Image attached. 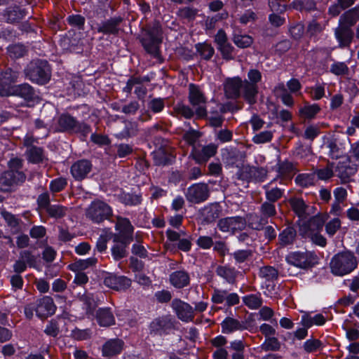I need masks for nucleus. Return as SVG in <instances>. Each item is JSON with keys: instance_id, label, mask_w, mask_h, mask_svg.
Returning <instances> with one entry per match:
<instances>
[{"instance_id": "nucleus-2", "label": "nucleus", "mask_w": 359, "mask_h": 359, "mask_svg": "<svg viewBox=\"0 0 359 359\" xmlns=\"http://www.w3.org/2000/svg\"><path fill=\"white\" fill-rule=\"evenodd\" d=\"M26 77L38 84L46 83L50 78V69L46 60L30 62L25 70Z\"/></svg>"}, {"instance_id": "nucleus-26", "label": "nucleus", "mask_w": 359, "mask_h": 359, "mask_svg": "<svg viewBox=\"0 0 359 359\" xmlns=\"http://www.w3.org/2000/svg\"><path fill=\"white\" fill-rule=\"evenodd\" d=\"M96 318L100 326L108 327L115 323L114 316L109 308H100L97 310Z\"/></svg>"}, {"instance_id": "nucleus-20", "label": "nucleus", "mask_w": 359, "mask_h": 359, "mask_svg": "<svg viewBox=\"0 0 359 359\" xmlns=\"http://www.w3.org/2000/svg\"><path fill=\"white\" fill-rule=\"evenodd\" d=\"M81 125L79 123L73 116L69 114H62L57 119V128L56 129L57 131H79L81 130Z\"/></svg>"}, {"instance_id": "nucleus-15", "label": "nucleus", "mask_w": 359, "mask_h": 359, "mask_svg": "<svg viewBox=\"0 0 359 359\" xmlns=\"http://www.w3.org/2000/svg\"><path fill=\"white\" fill-rule=\"evenodd\" d=\"M324 146L327 149L328 156L333 159L340 158L345 153L344 144L339 140L334 137L326 138Z\"/></svg>"}, {"instance_id": "nucleus-56", "label": "nucleus", "mask_w": 359, "mask_h": 359, "mask_svg": "<svg viewBox=\"0 0 359 359\" xmlns=\"http://www.w3.org/2000/svg\"><path fill=\"white\" fill-rule=\"evenodd\" d=\"M330 72L337 76L346 74L348 72V67L345 62H336L330 67Z\"/></svg>"}, {"instance_id": "nucleus-46", "label": "nucleus", "mask_w": 359, "mask_h": 359, "mask_svg": "<svg viewBox=\"0 0 359 359\" xmlns=\"http://www.w3.org/2000/svg\"><path fill=\"white\" fill-rule=\"evenodd\" d=\"M280 348V344L277 338L271 337L265 339V341L261 344L260 348L264 351H276Z\"/></svg>"}, {"instance_id": "nucleus-16", "label": "nucleus", "mask_w": 359, "mask_h": 359, "mask_svg": "<svg viewBox=\"0 0 359 359\" xmlns=\"http://www.w3.org/2000/svg\"><path fill=\"white\" fill-rule=\"evenodd\" d=\"M217 149V147L212 144L204 146L201 149L194 147L191 156L197 163H205L216 154Z\"/></svg>"}, {"instance_id": "nucleus-37", "label": "nucleus", "mask_w": 359, "mask_h": 359, "mask_svg": "<svg viewBox=\"0 0 359 359\" xmlns=\"http://www.w3.org/2000/svg\"><path fill=\"white\" fill-rule=\"evenodd\" d=\"M244 304L250 309L255 310L262 304V298L260 293L250 294L243 297Z\"/></svg>"}, {"instance_id": "nucleus-62", "label": "nucleus", "mask_w": 359, "mask_h": 359, "mask_svg": "<svg viewBox=\"0 0 359 359\" xmlns=\"http://www.w3.org/2000/svg\"><path fill=\"white\" fill-rule=\"evenodd\" d=\"M283 191L279 188H273L266 191V197L269 202L274 203L280 198L283 196Z\"/></svg>"}, {"instance_id": "nucleus-63", "label": "nucleus", "mask_w": 359, "mask_h": 359, "mask_svg": "<svg viewBox=\"0 0 359 359\" xmlns=\"http://www.w3.org/2000/svg\"><path fill=\"white\" fill-rule=\"evenodd\" d=\"M322 343L320 340L316 339H307L304 343V348L306 352L311 353L318 350L321 347Z\"/></svg>"}, {"instance_id": "nucleus-47", "label": "nucleus", "mask_w": 359, "mask_h": 359, "mask_svg": "<svg viewBox=\"0 0 359 359\" xmlns=\"http://www.w3.org/2000/svg\"><path fill=\"white\" fill-rule=\"evenodd\" d=\"M128 244L124 243L123 239H121L120 243L115 244L112 247L111 254L114 259L119 260L126 256V248Z\"/></svg>"}, {"instance_id": "nucleus-51", "label": "nucleus", "mask_w": 359, "mask_h": 359, "mask_svg": "<svg viewBox=\"0 0 359 359\" xmlns=\"http://www.w3.org/2000/svg\"><path fill=\"white\" fill-rule=\"evenodd\" d=\"M289 0H269V5L273 12L283 13L286 10Z\"/></svg>"}, {"instance_id": "nucleus-6", "label": "nucleus", "mask_w": 359, "mask_h": 359, "mask_svg": "<svg viewBox=\"0 0 359 359\" xmlns=\"http://www.w3.org/2000/svg\"><path fill=\"white\" fill-rule=\"evenodd\" d=\"M315 254L309 251H297L290 253L286 257L287 262L299 269H307L316 263Z\"/></svg>"}, {"instance_id": "nucleus-25", "label": "nucleus", "mask_w": 359, "mask_h": 359, "mask_svg": "<svg viewBox=\"0 0 359 359\" xmlns=\"http://www.w3.org/2000/svg\"><path fill=\"white\" fill-rule=\"evenodd\" d=\"M233 29L232 39L234 44L241 48H245L251 46L253 42L252 38L248 34H241L235 23L231 24Z\"/></svg>"}, {"instance_id": "nucleus-4", "label": "nucleus", "mask_w": 359, "mask_h": 359, "mask_svg": "<svg viewBox=\"0 0 359 359\" xmlns=\"http://www.w3.org/2000/svg\"><path fill=\"white\" fill-rule=\"evenodd\" d=\"M161 30L158 24L149 27L142 38L146 50L154 56L158 55V45L161 43Z\"/></svg>"}, {"instance_id": "nucleus-12", "label": "nucleus", "mask_w": 359, "mask_h": 359, "mask_svg": "<svg viewBox=\"0 0 359 359\" xmlns=\"http://www.w3.org/2000/svg\"><path fill=\"white\" fill-rule=\"evenodd\" d=\"M25 180V174L21 171H6L0 176V191H8L18 183L22 182Z\"/></svg>"}, {"instance_id": "nucleus-42", "label": "nucleus", "mask_w": 359, "mask_h": 359, "mask_svg": "<svg viewBox=\"0 0 359 359\" xmlns=\"http://www.w3.org/2000/svg\"><path fill=\"white\" fill-rule=\"evenodd\" d=\"M119 20L111 19L103 22L98 28V32L104 34H116L118 32V25Z\"/></svg>"}, {"instance_id": "nucleus-8", "label": "nucleus", "mask_w": 359, "mask_h": 359, "mask_svg": "<svg viewBox=\"0 0 359 359\" xmlns=\"http://www.w3.org/2000/svg\"><path fill=\"white\" fill-rule=\"evenodd\" d=\"M245 225V219L239 216L225 217L217 223V227L221 231L231 234L242 231Z\"/></svg>"}, {"instance_id": "nucleus-36", "label": "nucleus", "mask_w": 359, "mask_h": 359, "mask_svg": "<svg viewBox=\"0 0 359 359\" xmlns=\"http://www.w3.org/2000/svg\"><path fill=\"white\" fill-rule=\"evenodd\" d=\"M97 259L94 257H92L85 259H79L74 263L70 264L69 268L71 271L74 272H82L83 270H85L87 268L95 265Z\"/></svg>"}, {"instance_id": "nucleus-34", "label": "nucleus", "mask_w": 359, "mask_h": 359, "mask_svg": "<svg viewBox=\"0 0 359 359\" xmlns=\"http://www.w3.org/2000/svg\"><path fill=\"white\" fill-rule=\"evenodd\" d=\"M325 323V318L322 314H316L313 316L304 314L302 316L301 323L303 327H311L313 325L320 326Z\"/></svg>"}, {"instance_id": "nucleus-13", "label": "nucleus", "mask_w": 359, "mask_h": 359, "mask_svg": "<svg viewBox=\"0 0 359 359\" xmlns=\"http://www.w3.org/2000/svg\"><path fill=\"white\" fill-rule=\"evenodd\" d=\"M172 307L182 321L189 323L193 320L194 309L190 304L176 299L172 302Z\"/></svg>"}, {"instance_id": "nucleus-14", "label": "nucleus", "mask_w": 359, "mask_h": 359, "mask_svg": "<svg viewBox=\"0 0 359 359\" xmlns=\"http://www.w3.org/2000/svg\"><path fill=\"white\" fill-rule=\"evenodd\" d=\"M93 165L91 162L86 159H82L76 161L71 166L70 172L72 177L76 180H82L87 177L91 172Z\"/></svg>"}, {"instance_id": "nucleus-52", "label": "nucleus", "mask_w": 359, "mask_h": 359, "mask_svg": "<svg viewBox=\"0 0 359 359\" xmlns=\"http://www.w3.org/2000/svg\"><path fill=\"white\" fill-rule=\"evenodd\" d=\"M25 52V47L22 44H13L8 47V53L10 57L13 58L23 56Z\"/></svg>"}, {"instance_id": "nucleus-19", "label": "nucleus", "mask_w": 359, "mask_h": 359, "mask_svg": "<svg viewBox=\"0 0 359 359\" xmlns=\"http://www.w3.org/2000/svg\"><path fill=\"white\" fill-rule=\"evenodd\" d=\"M356 170L355 167L350 165L347 162H339L336 165L334 164V175L340 179L341 183L348 182L355 174Z\"/></svg>"}, {"instance_id": "nucleus-11", "label": "nucleus", "mask_w": 359, "mask_h": 359, "mask_svg": "<svg viewBox=\"0 0 359 359\" xmlns=\"http://www.w3.org/2000/svg\"><path fill=\"white\" fill-rule=\"evenodd\" d=\"M244 81L238 76L227 78L224 82L225 95L228 98L236 99L242 95L243 96Z\"/></svg>"}, {"instance_id": "nucleus-58", "label": "nucleus", "mask_w": 359, "mask_h": 359, "mask_svg": "<svg viewBox=\"0 0 359 359\" xmlns=\"http://www.w3.org/2000/svg\"><path fill=\"white\" fill-rule=\"evenodd\" d=\"M25 15V11L19 7H15L8 12V20L13 22L23 18Z\"/></svg>"}, {"instance_id": "nucleus-32", "label": "nucleus", "mask_w": 359, "mask_h": 359, "mask_svg": "<svg viewBox=\"0 0 359 359\" xmlns=\"http://www.w3.org/2000/svg\"><path fill=\"white\" fill-rule=\"evenodd\" d=\"M222 209L219 203H215L206 205L202 211V215L207 222H212L220 215Z\"/></svg>"}, {"instance_id": "nucleus-18", "label": "nucleus", "mask_w": 359, "mask_h": 359, "mask_svg": "<svg viewBox=\"0 0 359 359\" xmlns=\"http://www.w3.org/2000/svg\"><path fill=\"white\" fill-rule=\"evenodd\" d=\"M56 306L53 299L49 296H45L37 302L36 313L40 318H46L55 313Z\"/></svg>"}, {"instance_id": "nucleus-3", "label": "nucleus", "mask_w": 359, "mask_h": 359, "mask_svg": "<svg viewBox=\"0 0 359 359\" xmlns=\"http://www.w3.org/2000/svg\"><path fill=\"white\" fill-rule=\"evenodd\" d=\"M248 80L244 81L243 98L250 104L256 102L258 93L257 83L262 79L261 72L255 69H251L248 73Z\"/></svg>"}, {"instance_id": "nucleus-43", "label": "nucleus", "mask_w": 359, "mask_h": 359, "mask_svg": "<svg viewBox=\"0 0 359 359\" xmlns=\"http://www.w3.org/2000/svg\"><path fill=\"white\" fill-rule=\"evenodd\" d=\"M27 159L29 162L37 163L43 160L42 149L37 147H32L26 151Z\"/></svg>"}, {"instance_id": "nucleus-38", "label": "nucleus", "mask_w": 359, "mask_h": 359, "mask_svg": "<svg viewBox=\"0 0 359 359\" xmlns=\"http://www.w3.org/2000/svg\"><path fill=\"white\" fill-rule=\"evenodd\" d=\"M259 276L262 279V283L274 281L278 278V271L273 266H264L259 270Z\"/></svg>"}, {"instance_id": "nucleus-21", "label": "nucleus", "mask_w": 359, "mask_h": 359, "mask_svg": "<svg viewBox=\"0 0 359 359\" xmlns=\"http://www.w3.org/2000/svg\"><path fill=\"white\" fill-rule=\"evenodd\" d=\"M334 36L340 48L348 47L353 39V33L351 28L338 25L334 29Z\"/></svg>"}, {"instance_id": "nucleus-22", "label": "nucleus", "mask_w": 359, "mask_h": 359, "mask_svg": "<svg viewBox=\"0 0 359 359\" xmlns=\"http://www.w3.org/2000/svg\"><path fill=\"white\" fill-rule=\"evenodd\" d=\"M324 222L321 216H314L300 227L301 233L305 237L311 234V233L320 232Z\"/></svg>"}, {"instance_id": "nucleus-24", "label": "nucleus", "mask_w": 359, "mask_h": 359, "mask_svg": "<svg viewBox=\"0 0 359 359\" xmlns=\"http://www.w3.org/2000/svg\"><path fill=\"white\" fill-rule=\"evenodd\" d=\"M222 332L224 334H231L236 331H242L245 329V325L238 319L226 317L221 323Z\"/></svg>"}, {"instance_id": "nucleus-17", "label": "nucleus", "mask_w": 359, "mask_h": 359, "mask_svg": "<svg viewBox=\"0 0 359 359\" xmlns=\"http://www.w3.org/2000/svg\"><path fill=\"white\" fill-rule=\"evenodd\" d=\"M104 285L116 290H124L131 285V280L123 276L108 274L104 280Z\"/></svg>"}, {"instance_id": "nucleus-9", "label": "nucleus", "mask_w": 359, "mask_h": 359, "mask_svg": "<svg viewBox=\"0 0 359 359\" xmlns=\"http://www.w3.org/2000/svg\"><path fill=\"white\" fill-rule=\"evenodd\" d=\"M20 72L17 70L8 69L0 72V95L8 96L12 93L13 87L11 84L16 82Z\"/></svg>"}, {"instance_id": "nucleus-57", "label": "nucleus", "mask_w": 359, "mask_h": 359, "mask_svg": "<svg viewBox=\"0 0 359 359\" xmlns=\"http://www.w3.org/2000/svg\"><path fill=\"white\" fill-rule=\"evenodd\" d=\"M272 132L265 130L255 135L252 138V141L255 144H264L270 142L272 140Z\"/></svg>"}, {"instance_id": "nucleus-55", "label": "nucleus", "mask_w": 359, "mask_h": 359, "mask_svg": "<svg viewBox=\"0 0 359 359\" xmlns=\"http://www.w3.org/2000/svg\"><path fill=\"white\" fill-rule=\"evenodd\" d=\"M278 171L280 175L290 177L295 172V168L292 163L284 161L280 163Z\"/></svg>"}, {"instance_id": "nucleus-40", "label": "nucleus", "mask_w": 359, "mask_h": 359, "mask_svg": "<svg viewBox=\"0 0 359 359\" xmlns=\"http://www.w3.org/2000/svg\"><path fill=\"white\" fill-rule=\"evenodd\" d=\"M315 173H302L298 175L295 178L296 184L301 187H308L315 182Z\"/></svg>"}, {"instance_id": "nucleus-50", "label": "nucleus", "mask_w": 359, "mask_h": 359, "mask_svg": "<svg viewBox=\"0 0 359 359\" xmlns=\"http://www.w3.org/2000/svg\"><path fill=\"white\" fill-rule=\"evenodd\" d=\"M341 227V221L338 217L330 220L325 224V231L330 236H333Z\"/></svg>"}, {"instance_id": "nucleus-5", "label": "nucleus", "mask_w": 359, "mask_h": 359, "mask_svg": "<svg viewBox=\"0 0 359 359\" xmlns=\"http://www.w3.org/2000/svg\"><path fill=\"white\" fill-rule=\"evenodd\" d=\"M189 100L198 117H203L206 115V98L200 88L194 84H190L189 87Z\"/></svg>"}, {"instance_id": "nucleus-30", "label": "nucleus", "mask_w": 359, "mask_h": 359, "mask_svg": "<svg viewBox=\"0 0 359 359\" xmlns=\"http://www.w3.org/2000/svg\"><path fill=\"white\" fill-rule=\"evenodd\" d=\"M358 19L359 11L355 8L351 9L340 16L339 25L351 28L357 22Z\"/></svg>"}, {"instance_id": "nucleus-49", "label": "nucleus", "mask_w": 359, "mask_h": 359, "mask_svg": "<svg viewBox=\"0 0 359 359\" xmlns=\"http://www.w3.org/2000/svg\"><path fill=\"white\" fill-rule=\"evenodd\" d=\"M319 111L320 107L317 104H306L299 110L301 114L307 118H313Z\"/></svg>"}, {"instance_id": "nucleus-33", "label": "nucleus", "mask_w": 359, "mask_h": 359, "mask_svg": "<svg viewBox=\"0 0 359 359\" xmlns=\"http://www.w3.org/2000/svg\"><path fill=\"white\" fill-rule=\"evenodd\" d=\"M171 284L177 288H182L189 283V276L184 271H177L171 273L170 276Z\"/></svg>"}, {"instance_id": "nucleus-54", "label": "nucleus", "mask_w": 359, "mask_h": 359, "mask_svg": "<svg viewBox=\"0 0 359 359\" xmlns=\"http://www.w3.org/2000/svg\"><path fill=\"white\" fill-rule=\"evenodd\" d=\"M48 215L55 218H60L65 215L66 209L58 204L50 205L46 209Z\"/></svg>"}, {"instance_id": "nucleus-10", "label": "nucleus", "mask_w": 359, "mask_h": 359, "mask_svg": "<svg viewBox=\"0 0 359 359\" xmlns=\"http://www.w3.org/2000/svg\"><path fill=\"white\" fill-rule=\"evenodd\" d=\"M209 196V189L207 184L197 183L190 186L187 191V199L194 203L205 201Z\"/></svg>"}, {"instance_id": "nucleus-39", "label": "nucleus", "mask_w": 359, "mask_h": 359, "mask_svg": "<svg viewBox=\"0 0 359 359\" xmlns=\"http://www.w3.org/2000/svg\"><path fill=\"white\" fill-rule=\"evenodd\" d=\"M249 226L255 230H260L267 223V220L262 216L256 213H251L247 216Z\"/></svg>"}, {"instance_id": "nucleus-29", "label": "nucleus", "mask_w": 359, "mask_h": 359, "mask_svg": "<svg viewBox=\"0 0 359 359\" xmlns=\"http://www.w3.org/2000/svg\"><path fill=\"white\" fill-rule=\"evenodd\" d=\"M216 273L228 283H233L235 281L238 272L234 267L223 265L217 267Z\"/></svg>"}, {"instance_id": "nucleus-28", "label": "nucleus", "mask_w": 359, "mask_h": 359, "mask_svg": "<svg viewBox=\"0 0 359 359\" xmlns=\"http://www.w3.org/2000/svg\"><path fill=\"white\" fill-rule=\"evenodd\" d=\"M171 327L170 322L165 318L155 319L150 324V331L155 334H163Z\"/></svg>"}, {"instance_id": "nucleus-48", "label": "nucleus", "mask_w": 359, "mask_h": 359, "mask_svg": "<svg viewBox=\"0 0 359 359\" xmlns=\"http://www.w3.org/2000/svg\"><path fill=\"white\" fill-rule=\"evenodd\" d=\"M260 212L262 215L267 220L269 217L276 215V206L273 203L266 201L260 206Z\"/></svg>"}, {"instance_id": "nucleus-1", "label": "nucleus", "mask_w": 359, "mask_h": 359, "mask_svg": "<svg viewBox=\"0 0 359 359\" xmlns=\"http://www.w3.org/2000/svg\"><path fill=\"white\" fill-rule=\"evenodd\" d=\"M356 267V257L352 252L348 251L335 255L330 262L332 273L339 276L350 273Z\"/></svg>"}, {"instance_id": "nucleus-64", "label": "nucleus", "mask_w": 359, "mask_h": 359, "mask_svg": "<svg viewBox=\"0 0 359 359\" xmlns=\"http://www.w3.org/2000/svg\"><path fill=\"white\" fill-rule=\"evenodd\" d=\"M261 286L264 294L266 297H273L277 294L274 281L262 283Z\"/></svg>"}, {"instance_id": "nucleus-59", "label": "nucleus", "mask_w": 359, "mask_h": 359, "mask_svg": "<svg viewBox=\"0 0 359 359\" xmlns=\"http://www.w3.org/2000/svg\"><path fill=\"white\" fill-rule=\"evenodd\" d=\"M198 51L201 55L205 60H209L214 54V48L209 44H198L197 47Z\"/></svg>"}, {"instance_id": "nucleus-44", "label": "nucleus", "mask_w": 359, "mask_h": 359, "mask_svg": "<svg viewBox=\"0 0 359 359\" xmlns=\"http://www.w3.org/2000/svg\"><path fill=\"white\" fill-rule=\"evenodd\" d=\"M296 236V231L293 228L287 227L279 235L280 243L283 245L290 244L293 242Z\"/></svg>"}, {"instance_id": "nucleus-61", "label": "nucleus", "mask_w": 359, "mask_h": 359, "mask_svg": "<svg viewBox=\"0 0 359 359\" xmlns=\"http://www.w3.org/2000/svg\"><path fill=\"white\" fill-rule=\"evenodd\" d=\"M325 95V84L317 83L311 89V95L313 100H318Z\"/></svg>"}, {"instance_id": "nucleus-31", "label": "nucleus", "mask_w": 359, "mask_h": 359, "mask_svg": "<svg viewBox=\"0 0 359 359\" xmlns=\"http://www.w3.org/2000/svg\"><path fill=\"white\" fill-rule=\"evenodd\" d=\"M11 95L21 97L27 100H30L34 98L35 93L30 85L23 83L14 86Z\"/></svg>"}, {"instance_id": "nucleus-45", "label": "nucleus", "mask_w": 359, "mask_h": 359, "mask_svg": "<svg viewBox=\"0 0 359 359\" xmlns=\"http://www.w3.org/2000/svg\"><path fill=\"white\" fill-rule=\"evenodd\" d=\"M315 176L320 180H327L334 176V163H328L327 165L323 168L317 169L315 172Z\"/></svg>"}, {"instance_id": "nucleus-60", "label": "nucleus", "mask_w": 359, "mask_h": 359, "mask_svg": "<svg viewBox=\"0 0 359 359\" xmlns=\"http://www.w3.org/2000/svg\"><path fill=\"white\" fill-rule=\"evenodd\" d=\"M110 238L111 232L106 231L100 236L96 243V248L99 252H102L107 249V243Z\"/></svg>"}, {"instance_id": "nucleus-41", "label": "nucleus", "mask_w": 359, "mask_h": 359, "mask_svg": "<svg viewBox=\"0 0 359 359\" xmlns=\"http://www.w3.org/2000/svg\"><path fill=\"white\" fill-rule=\"evenodd\" d=\"M290 203L292 210L299 217H304L306 215L308 206L306 205L302 198H292L290 200Z\"/></svg>"}, {"instance_id": "nucleus-35", "label": "nucleus", "mask_w": 359, "mask_h": 359, "mask_svg": "<svg viewBox=\"0 0 359 359\" xmlns=\"http://www.w3.org/2000/svg\"><path fill=\"white\" fill-rule=\"evenodd\" d=\"M137 132V125L135 122H126L124 128L115 134V137L118 139H127L135 136Z\"/></svg>"}, {"instance_id": "nucleus-27", "label": "nucleus", "mask_w": 359, "mask_h": 359, "mask_svg": "<svg viewBox=\"0 0 359 359\" xmlns=\"http://www.w3.org/2000/svg\"><path fill=\"white\" fill-rule=\"evenodd\" d=\"M123 344L121 339H112L107 341L102 347L103 355L111 357L120 353L123 348Z\"/></svg>"}, {"instance_id": "nucleus-23", "label": "nucleus", "mask_w": 359, "mask_h": 359, "mask_svg": "<svg viewBox=\"0 0 359 359\" xmlns=\"http://www.w3.org/2000/svg\"><path fill=\"white\" fill-rule=\"evenodd\" d=\"M116 229L119 231L121 239H123L125 243H129L134 229L130 220L127 218L118 217Z\"/></svg>"}, {"instance_id": "nucleus-53", "label": "nucleus", "mask_w": 359, "mask_h": 359, "mask_svg": "<svg viewBox=\"0 0 359 359\" xmlns=\"http://www.w3.org/2000/svg\"><path fill=\"white\" fill-rule=\"evenodd\" d=\"M154 158L156 164L165 165L169 163V158L165 149L161 145L157 151L154 152Z\"/></svg>"}, {"instance_id": "nucleus-7", "label": "nucleus", "mask_w": 359, "mask_h": 359, "mask_svg": "<svg viewBox=\"0 0 359 359\" xmlns=\"http://www.w3.org/2000/svg\"><path fill=\"white\" fill-rule=\"evenodd\" d=\"M111 213L112 210L110 206L101 201L92 202L86 211L87 217L95 223L107 219Z\"/></svg>"}]
</instances>
